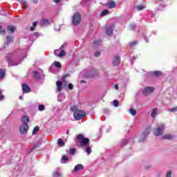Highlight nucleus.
Listing matches in <instances>:
<instances>
[{
	"instance_id": "obj_1",
	"label": "nucleus",
	"mask_w": 177,
	"mask_h": 177,
	"mask_svg": "<svg viewBox=\"0 0 177 177\" xmlns=\"http://www.w3.org/2000/svg\"><path fill=\"white\" fill-rule=\"evenodd\" d=\"M76 139H77V141H76L77 146H79L80 145L82 147H86V151L87 154L89 156V154L92 153V148L89 147V143H90L89 138H85L83 134H78L76 136Z\"/></svg>"
},
{
	"instance_id": "obj_2",
	"label": "nucleus",
	"mask_w": 177,
	"mask_h": 177,
	"mask_svg": "<svg viewBox=\"0 0 177 177\" xmlns=\"http://www.w3.org/2000/svg\"><path fill=\"white\" fill-rule=\"evenodd\" d=\"M7 60L10 66H17L21 63L23 59H21V57L15 53H10L7 55Z\"/></svg>"
},
{
	"instance_id": "obj_3",
	"label": "nucleus",
	"mask_w": 177,
	"mask_h": 177,
	"mask_svg": "<svg viewBox=\"0 0 177 177\" xmlns=\"http://www.w3.org/2000/svg\"><path fill=\"white\" fill-rule=\"evenodd\" d=\"M72 23L73 26H78L81 23V15L80 12H75L72 18Z\"/></svg>"
},
{
	"instance_id": "obj_4",
	"label": "nucleus",
	"mask_w": 177,
	"mask_h": 177,
	"mask_svg": "<svg viewBox=\"0 0 177 177\" xmlns=\"http://www.w3.org/2000/svg\"><path fill=\"white\" fill-rule=\"evenodd\" d=\"M162 133H164V124H158L157 128L154 129L153 135L161 136Z\"/></svg>"
},
{
	"instance_id": "obj_5",
	"label": "nucleus",
	"mask_w": 177,
	"mask_h": 177,
	"mask_svg": "<svg viewBox=\"0 0 177 177\" xmlns=\"http://www.w3.org/2000/svg\"><path fill=\"white\" fill-rule=\"evenodd\" d=\"M96 75H97V70L95 68L86 71L84 74V76L86 77V78H92V77H95Z\"/></svg>"
},
{
	"instance_id": "obj_6",
	"label": "nucleus",
	"mask_w": 177,
	"mask_h": 177,
	"mask_svg": "<svg viewBox=\"0 0 177 177\" xmlns=\"http://www.w3.org/2000/svg\"><path fill=\"white\" fill-rule=\"evenodd\" d=\"M85 114L84 111H75L73 117L76 121H80V120H82L85 117Z\"/></svg>"
},
{
	"instance_id": "obj_7",
	"label": "nucleus",
	"mask_w": 177,
	"mask_h": 177,
	"mask_svg": "<svg viewBox=\"0 0 177 177\" xmlns=\"http://www.w3.org/2000/svg\"><path fill=\"white\" fill-rule=\"evenodd\" d=\"M151 128V127H147L143 133L141 134V138L140 139V142H143L147 136H149V133H150Z\"/></svg>"
},
{
	"instance_id": "obj_8",
	"label": "nucleus",
	"mask_w": 177,
	"mask_h": 177,
	"mask_svg": "<svg viewBox=\"0 0 177 177\" xmlns=\"http://www.w3.org/2000/svg\"><path fill=\"white\" fill-rule=\"evenodd\" d=\"M154 90H155L154 87L147 86L144 88V90L142 91V93L145 96H147V95H150V93H153L154 92Z\"/></svg>"
},
{
	"instance_id": "obj_9",
	"label": "nucleus",
	"mask_w": 177,
	"mask_h": 177,
	"mask_svg": "<svg viewBox=\"0 0 177 177\" xmlns=\"http://www.w3.org/2000/svg\"><path fill=\"white\" fill-rule=\"evenodd\" d=\"M19 132L21 135H26L28 132V124H22L21 127L19 128Z\"/></svg>"
},
{
	"instance_id": "obj_10",
	"label": "nucleus",
	"mask_w": 177,
	"mask_h": 177,
	"mask_svg": "<svg viewBox=\"0 0 177 177\" xmlns=\"http://www.w3.org/2000/svg\"><path fill=\"white\" fill-rule=\"evenodd\" d=\"M114 24H111V25H109L106 28V30H105V32L107 35H113V32L114 31Z\"/></svg>"
},
{
	"instance_id": "obj_11",
	"label": "nucleus",
	"mask_w": 177,
	"mask_h": 177,
	"mask_svg": "<svg viewBox=\"0 0 177 177\" xmlns=\"http://www.w3.org/2000/svg\"><path fill=\"white\" fill-rule=\"evenodd\" d=\"M32 74L35 80H41V78H44V77H45V75H44L43 73H39V72L37 71H33Z\"/></svg>"
},
{
	"instance_id": "obj_12",
	"label": "nucleus",
	"mask_w": 177,
	"mask_h": 177,
	"mask_svg": "<svg viewBox=\"0 0 177 177\" xmlns=\"http://www.w3.org/2000/svg\"><path fill=\"white\" fill-rule=\"evenodd\" d=\"M22 91L23 93H30V92H31V88L27 84L24 83L22 84Z\"/></svg>"
},
{
	"instance_id": "obj_13",
	"label": "nucleus",
	"mask_w": 177,
	"mask_h": 177,
	"mask_svg": "<svg viewBox=\"0 0 177 177\" xmlns=\"http://www.w3.org/2000/svg\"><path fill=\"white\" fill-rule=\"evenodd\" d=\"M14 37L13 36L9 35L7 37L6 41L4 43V47L8 46L10 44H12L13 42Z\"/></svg>"
},
{
	"instance_id": "obj_14",
	"label": "nucleus",
	"mask_w": 177,
	"mask_h": 177,
	"mask_svg": "<svg viewBox=\"0 0 177 177\" xmlns=\"http://www.w3.org/2000/svg\"><path fill=\"white\" fill-rule=\"evenodd\" d=\"M121 63V57L117 56L113 58V66H118Z\"/></svg>"
},
{
	"instance_id": "obj_15",
	"label": "nucleus",
	"mask_w": 177,
	"mask_h": 177,
	"mask_svg": "<svg viewBox=\"0 0 177 177\" xmlns=\"http://www.w3.org/2000/svg\"><path fill=\"white\" fill-rule=\"evenodd\" d=\"M7 31L8 34H13L16 31V28L12 25H9L7 28Z\"/></svg>"
},
{
	"instance_id": "obj_16",
	"label": "nucleus",
	"mask_w": 177,
	"mask_h": 177,
	"mask_svg": "<svg viewBox=\"0 0 177 177\" xmlns=\"http://www.w3.org/2000/svg\"><path fill=\"white\" fill-rule=\"evenodd\" d=\"M150 74L152 77H160V76L162 75V72H161L160 71H156L151 72Z\"/></svg>"
},
{
	"instance_id": "obj_17",
	"label": "nucleus",
	"mask_w": 177,
	"mask_h": 177,
	"mask_svg": "<svg viewBox=\"0 0 177 177\" xmlns=\"http://www.w3.org/2000/svg\"><path fill=\"white\" fill-rule=\"evenodd\" d=\"M21 121L23 124H27V125H28V122H30V118L27 115H24L21 118Z\"/></svg>"
},
{
	"instance_id": "obj_18",
	"label": "nucleus",
	"mask_w": 177,
	"mask_h": 177,
	"mask_svg": "<svg viewBox=\"0 0 177 177\" xmlns=\"http://www.w3.org/2000/svg\"><path fill=\"white\" fill-rule=\"evenodd\" d=\"M49 24H50V22L47 19H42L40 21V26H49Z\"/></svg>"
},
{
	"instance_id": "obj_19",
	"label": "nucleus",
	"mask_w": 177,
	"mask_h": 177,
	"mask_svg": "<svg viewBox=\"0 0 177 177\" xmlns=\"http://www.w3.org/2000/svg\"><path fill=\"white\" fill-rule=\"evenodd\" d=\"M56 84H57V91L62 92V86H63V82H62L61 81H57Z\"/></svg>"
},
{
	"instance_id": "obj_20",
	"label": "nucleus",
	"mask_w": 177,
	"mask_h": 177,
	"mask_svg": "<svg viewBox=\"0 0 177 177\" xmlns=\"http://www.w3.org/2000/svg\"><path fill=\"white\" fill-rule=\"evenodd\" d=\"M162 138L167 140H172V139L175 138V136H172L171 134H165Z\"/></svg>"
},
{
	"instance_id": "obj_21",
	"label": "nucleus",
	"mask_w": 177,
	"mask_h": 177,
	"mask_svg": "<svg viewBox=\"0 0 177 177\" xmlns=\"http://www.w3.org/2000/svg\"><path fill=\"white\" fill-rule=\"evenodd\" d=\"M84 169V166L81 164H78L75 167L74 171L75 172H78V171H82V169Z\"/></svg>"
},
{
	"instance_id": "obj_22",
	"label": "nucleus",
	"mask_w": 177,
	"mask_h": 177,
	"mask_svg": "<svg viewBox=\"0 0 177 177\" xmlns=\"http://www.w3.org/2000/svg\"><path fill=\"white\" fill-rule=\"evenodd\" d=\"M64 99H66V96L63 93H59V95L57 96L58 102H63Z\"/></svg>"
},
{
	"instance_id": "obj_23",
	"label": "nucleus",
	"mask_w": 177,
	"mask_h": 177,
	"mask_svg": "<svg viewBox=\"0 0 177 177\" xmlns=\"http://www.w3.org/2000/svg\"><path fill=\"white\" fill-rule=\"evenodd\" d=\"M106 6H108L109 9H113V8L115 7V2H114V1H111L108 4H106Z\"/></svg>"
},
{
	"instance_id": "obj_24",
	"label": "nucleus",
	"mask_w": 177,
	"mask_h": 177,
	"mask_svg": "<svg viewBox=\"0 0 177 177\" xmlns=\"http://www.w3.org/2000/svg\"><path fill=\"white\" fill-rule=\"evenodd\" d=\"M66 161H68V156L64 155L62 157V164H66Z\"/></svg>"
},
{
	"instance_id": "obj_25",
	"label": "nucleus",
	"mask_w": 177,
	"mask_h": 177,
	"mask_svg": "<svg viewBox=\"0 0 177 177\" xmlns=\"http://www.w3.org/2000/svg\"><path fill=\"white\" fill-rule=\"evenodd\" d=\"M57 145L59 146V147H63L66 145L64 142L61 138L58 139Z\"/></svg>"
},
{
	"instance_id": "obj_26",
	"label": "nucleus",
	"mask_w": 177,
	"mask_h": 177,
	"mask_svg": "<svg viewBox=\"0 0 177 177\" xmlns=\"http://www.w3.org/2000/svg\"><path fill=\"white\" fill-rule=\"evenodd\" d=\"M109 13H110V11H109V10H104L101 12L100 16H101V17H104V16H107V15H109Z\"/></svg>"
},
{
	"instance_id": "obj_27",
	"label": "nucleus",
	"mask_w": 177,
	"mask_h": 177,
	"mask_svg": "<svg viewBox=\"0 0 177 177\" xmlns=\"http://www.w3.org/2000/svg\"><path fill=\"white\" fill-rule=\"evenodd\" d=\"M39 131V127L37 126L34 128L32 132V135H37V132Z\"/></svg>"
},
{
	"instance_id": "obj_28",
	"label": "nucleus",
	"mask_w": 177,
	"mask_h": 177,
	"mask_svg": "<svg viewBox=\"0 0 177 177\" xmlns=\"http://www.w3.org/2000/svg\"><path fill=\"white\" fill-rule=\"evenodd\" d=\"M75 151H77V149H75V148L69 149V154H71V156H74L75 154Z\"/></svg>"
},
{
	"instance_id": "obj_29",
	"label": "nucleus",
	"mask_w": 177,
	"mask_h": 177,
	"mask_svg": "<svg viewBox=\"0 0 177 177\" xmlns=\"http://www.w3.org/2000/svg\"><path fill=\"white\" fill-rule=\"evenodd\" d=\"M66 56V52L64 50H62L58 54V57H63Z\"/></svg>"
},
{
	"instance_id": "obj_30",
	"label": "nucleus",
	"mask_w": 177,
	"mask_h": 177,
	"mask_svg": "<svg viewBox=\"0 0 177 177\" xmlns=\"http://www.w3.org/2000/svg\"><path fill=\"white\" fill-rule=\"evenodd\" d=\"M3 93V90L0 88V102H2V100L5 99V96L2 95Z\"/></svg>"
},
{
	"instance_id": "obj_31",
	"label": "nucleus",
	"mask_w": 177,
	"mask_h": 177,
	"mask_svg": "<svg viewBox=\"0 0 177 177\" xmlns=\"http://www.w3.org/2000/svg\"><path fill=\"white\" fill-rule=\"evenodd\" d=\"M5 77V71L0 69V80H2Z\"/></svg>"
},
{
	"instance_id": "obj_32",
	"label": "nucleus",
	"mask_w": 177,
	"mask_h": 177,
	"mask_svg": "<svg viewBox=\"0 0 177 177\" xmlns=\"http://www.w3.org/2000/svg\"><path fill=\"white\" fill-rule=\"evenodd\" d=\"M93 44L95 46H99L102 45V41L101 40H97V41H95L93 42Z\"/></svg>"
},
{
	"instance_id": "obj_33",
	"label": "nucleus",
	"mask_w": 177,
	"mask_h": 177,
	"mask_svg": "<svg viewBox=\"0 0 177 177\" xmlns=\"http://www.w3.org/2000/svg\"><path fill=\"white\" fill-rule=\"evenodd\" d=\"M71 111H82V110H78V109L77 108V106L73 105L71 107Z\"/></svg>"
},
{
	"instance_id": "obj_34",
	"label": "nucleus",
	"mask_w": 177,
	"mask_h": 177,
	"mask_svg": "<svg viewBox=\"0 0 177 177\" xmlns=\"http://www.w3.org/2000/svg\"><path fill=\"white\" fill-rule=\"evenodd\" d=\"M55 66L57 67V68H60L62 67V64L59 62H54Z\"/></svg>"
},
{
	"instance_id": "obj_35",
	"label": "nucleus",
	"mask_w": 177,
	"mask_h": 177,
	"mask_svg": "<svg viewBox=\"0 0 177 177\" xmlns=\"http://www.w3.org/2000/svg\"><path fill=\"white\" fill-rule=\"evenodd\" d=\"M145 7L143 6H137L134 8L137 9V10H143V9H145Z\"/></svg>"
},
{
	"instance_id": "obj_36",
	"label": "nucleus",
	"mask_w": 177,
	"mask_h": 177,
	"mask_svg": "<svg viewBox=\"0 0 177 177\" xmlns=\"http://www.w3.org/2000/svg\"><path fill=\"white\" fill-rule=\"evenodd\" d=\"M45 110V105L39 104V111H44Z\"/></svg>"
},
{
	"instance_id": "obj_37",
	"label": "nucleus",
	"mask_w": 177,
	"mask_h": 177,
	"mask_svg": "<svg viewBox=\"0 0 177 177\" xmlns=\"http://www.w3.org/2000/svg\"><path fill=\"white\" fill-rule=\"evenodd\" d=\"M138 44V42L136 41H132L131 43H129V46L130 48H132L133 46H136V45Z\"/></svg>"
},
{
	"instance_id": "obj_38",
	"label": "nucleus",
	"mask_w": 177,
	"mask_h": 177,
	"mask_svg": "<svg viewBox=\"0 0 177 177\" xmlns=\"http://www.w3.org/2000/svg\"><path fill=\"white\" fill-rule=\"evenodd\" d=\"M120 104V102H118V100H113V106H115V107H118Z\"/></svg>"
},
{
	"instance_id": "obj_39",
	"label": "nucleus",
	"mask_w": 177,
	"mask_h": 177,
	"mask_svg": "<svg viewBox=\"0 0 177 177\" xmlns=\"http://www.w3.org/2000/svg\"><path fill=\"white\" fill-rule=\"evenodd\" d=\"M54 177H62V174H60L59 171H55Z\"/></svg>"
},
{
	"instance_id": "obj_40",
	"label": "nucleus",
	"mask_w": 177,
	"mask_h": 177,
	"mask_svg": "<svg viewBox=\"0 0 177 177\" xmlns=\"http://www.w3.org/2000/svg\"><path fill=\"white\" fill-rule=\"evenodd\" d=\"M22 5H23V7L24 8H28V5L27 4V1H26L25 0H22Z\"/></svg>"
},
{
	"instance_id": "obj_41",
	"label": "nucleus",
	"mask_w": 177,
	"mask_h": 177,
	"mask_svg": "<svg viewBox=\"0 0 177 177\" xmlns=\"http://www.w3.org/2000/svg\"><path fill=\"white\" fill-rule=\"evenodd\" d=\"M38 147H39V142L35 144V145L32 148V150H35V149H38Z\"/></svg>"
},
{
	"instance_id": "obj_42",
	"label": "nucleus",
	"mask_w": 177,
	"mask_h": 177,
	"mask_svg": "<svg viewBox=\"0 0 177 177\" xmlns=\"http://www.w3.org/2000/svg\"><path fill=\"white\" fill-rule=\"evenodd\" d=\"M68 88L71 91H73V89H74V86L73 85V84L70 83V84H68Z\"/></svg>"
},
{
	"instance_id": "obj_43",
	"label": "nucleus",
	"mask_w": 177,
	"mask_h": 177,
	"mask_svg": "<svg viewBox=\"0 0 177 177\" xmlns=\"http://www.w3.org/2000/svg\"><path fill=\"white\" fill-rule=\"evenodd\" d=\"M95 57H100V51H96L94 54Z\"/></svg>"
},
{
	"instance_id": "obj_44",
	"label": "nucleus",
	"mask_w": 177,
	"mask_h": 177,
	"mask_svg": "<svg viewBox=\"0 0 177 177\" xmlns=\"http://www.w3.org/2000/svg\"><path fill=\"white\" fill-rule=\"evenodd\" d=\"M135 28H136V24H131L130 25V29L133 30H135Z\"/></svg>"
},
{
	"instance_id": "obj_45",
	"label": "nucleus",
	"mask_w": 177,
	"mask_h": 177,
	"mask_svg": "<svg viewBox=\"0 0 177 177\" xmlns=\"http://www.w3.org/2000/svg\"><path fill=\"white\" fill-rule=\"evenodd\" d=\"M151 115L152 118H154L157 115V111H153Z\"/></svg>"
},
{
	"instance_id": "obj_46",
	"label": "nucleus",
	"mask_w": 177,
	"mask_h": 177,
	"mask_svg": "<svg viewBox=\"0 0 177 177\" xmlns=\"http://www.w3.org/2000/svg\"><path fill=\"white\" fill-rule=\"evenodd\" d=\"M172 175V171H169L167 173L166 177H171Z\"/></svg>"
},
{
	"instance_id": "obj_47",
	"label": "nucleus",
	"mask_w": 177,
	"mask_h": 177,
	"mask_svg": "<svg viewBox=\"0 0 177 177\" xmlns=\"http://www.w3.org/2000/svg\"><path fill=\"white\" fill-rule=\"evenodd\" d=\"M127 143H128V140H124L120 145L121 146H124V145H127Z\"/></svg>"
},
{
	"instance_id": "obj_48",
	"label": "nucleus",
	"mask_w": 177,
	"mask_h": 177,
	"mask_svg": "<svg viewBox=\"0 0 177 177\" xmlns=\"http://www.w3.org/2000/svg\"><path fill=\"white\" fill-rule=\"evenodd\" d=\"M54 53H55V56H59V53H60V50H55L54 51Z\"/></svg>"
},
{
	"instance_id": "obj_49",
	"label": "nucleus",
	"mask_w": 177,
	"mask_h": 177,
	"mask_svg": "<svg viewBox=\"0 0 177 177\" xmlns=\"http://www.w3.org/2000/svg\"><path fill=\"white\" fill-rule=\"evenodd\" d=\"M67 77H70V74L69 73H67L65 75H64L62 77V80H66V78H67Z\"/></svg>"
},
{
	"instance_id": "obj_50",
	"label": "nucleus",
	"mask_w": 177,
	"mask_h": 177,
	"mask_svg": "<svg viewBox=\"0 0 177 177\" xmlns=\"http://www.w3.org/2000/svg\"><path fill=\"white\" fill-rule=\"evenodd\" d=\"M129 113L131 114V115H136L137 112L136 111H130Z\"/></svg>"
},
{
	"instance_id": "obj_51",
	"label": "nucleus",
	"mask_w": 177,
	"mask_h": 177,
	"mask_svg": "<svg viewBox=\"0 0 177 177\" xmlns=\"http://www.w3.org/2000/svg\"><path fill=\"white\" fill-rule=\"evenodd\" d=\"M169 111H177V107L172 108Z\"/></svg>"
},
{
	"instance_id": "obj_52",
	"label": "nucleus",
	"mask_w": 177,
	"mask_h": 177,
	"mask_svg": "<svg viewBox=\"0 0 177 177\" xmlns=\"http://www.w3.org/2000/svg\"><path fill=\"white\" fill-rule=\"evenodd\" d=\"M5 30H0V35H5Z\"/></svg>"
},
{
	"instance_id": "obj_53",
	"label": "nucleus",
	"mask_w": 177,
	"mask_h": 177,
	"mask_svg": "<svg viewBox=\"0 0 177 177\" xmlns=\"http://www.w3.org/2000/svg\"><path fill=\"white\" fill-rule=\"evenodd\" d=\"M32 26H33V27H37V26H38V21L33 22Z\"/></svg>"
},
{
	"instance_id": "obj_54",
	"label": "nucleus",
	"mask_w": 177,
	"mask_h": 177,
	"mask_svg": "<svg viewBox=\"0 0 177 177\" xmlns=\"http://www.w3.org/2000/svg\"><path fill=\"white\" fill-rule=\"evenodd\" d=\"M88 0H84L82 2V5L83 6H85V3H86V2H88Z\"/></svg>"
},
{
	"instance_id": "obj_55",
	"label": "nucleus",
	"mask_w": 177,
	"mask_h": 177,
	"mask_svg": "<svg viewBox=\"0 0 177 177\" xmlns=\"http://www.w3.org/2000/svg\"><path fill=\"white\" fill-rule=\"evenodd\" d=\"M6 48V46H5V44H4L3 47L0 48V52H2V50H5Z\"/></svg>"
},
{
	"instance_id": "obj_56",
	"label": "nucleus",
	"mask_w": 177,
	"mask_h": 177,
	"mask_svg": "<svg viewBox=\"0 0 177 177\" xmlns=\"http://www.w3.org/2000/svg\"><path fill=\"white\" fill-rule=\"evenodd\" d=\"M34 35H35V37H38V35H39V32H35L34 33Z\"/></svg>"
},
{
	"instance_id": "obj_57",
	"label": "nucleus",
	"mask_w": 177,
	"mask_h": 177,
	"mask_svg": "<svg viewBox=\"0 0 177 177\" xmlns=\"http://www.w3.org/2000/svg\"><path fill=\"white\" fill-rule=\"evenodd\" d=\"M30 30V31H34V30H35V28L34 26H31Z\"/></svg>"
},
{
	"instance_id": "obj_58",
	"label": "nucleus",
	"mask_w": 177,
	"mask_h": 177,
	"mask_svg": "<svg viewBox=\"0 0 177 177\" xmlns=\"http://www.w3.org/2000/svg\"><path fill=\"white\" fill-rule=\"evenodd\" d=\"M80 82L81 84H86V81L85 80H81Z\"/></svg>"
},
{
	"instance_id": "obj_59",
	"label": "nucleus",
	"mask_w": 177,
	"mask_h": 177,
	"mask_svg": "<svg viewBox=\"0 0 177 177\" xmlns=\"http://www.w3.org/2000/svg\"><path fill=\"white\" fill-rule=\"evenodd\" d=\"M145 41H146L147 43H148V42H149V38H147V37H145Z\"/></svg>"
},
{
	"instance_id": "obj_60",
	"label": "nucleus",
	"mask_w": 177,
	"mask_h": 177,
	"mask_svg": "<svg viewBox=\"0 0 177 177\" xmlns=\"http://www.w3.org/2000/svg\"><path fill=\"white\" fill-rule=\"evenodd\" d=\"M54 2H55V3H59V2H60V0H54Z\"/></svg>"
},
{
	"instance_id": "obj_61",
	"label": "nucleus",
	"mask_w": 177,
	"mask_h": 177,
	"mask_svg": "<svg viewBox=\"0 0 177 177\" xmlns=\"http://www.w3.org/2000/svg\"><path fill=\"white\" fill-rule=\"evenodd\" d=\"M115 88L116 90H118V84H115Z\"/></svg>"
},
{
	"instance_id": "obj_62",
	"label": "nucleus",
	"mask_w": 177,
	"mask_h": 177,
	"mask_svg": "<svg viewBox=\"0 0 177 177\" xmlns=\"http://www.w3.org/2000/svg\"><path fill=\"white\" fill-rule=\"evenodd\" d=\"M129 111H136V110H135V109H130L129 110Z\"/></svg>"
},
{
	"instance_id": "obj_63",
	"label": "nucleus",
	"mask_w": 177,
	"mask_h": 177,
	"mask_svg": "<svg viewBox=\"0 0 177 177\" xmlns=\"http://www.w3.org/2000/svg\"><path fill=\"white\" fill-rule=\"evenodd\" d=\"M152 111H158V109L157 108H155L152 110Z\"/></svg>"
},
{
	"instance_id": "obj_64",
	"label": "nucleus",
	"mask_w": 177,
	"mask_h": 177,
	"mask_svg": "<svg viewBox=\"0 0 177 177\" xmlns=\"http://www.w3.org/2000/svg\"><path fill=\"white\" fill-rule=\"evenodd\" d=\"M34 3H38V0H33Z\"/></svg>"
}]
</instances>
